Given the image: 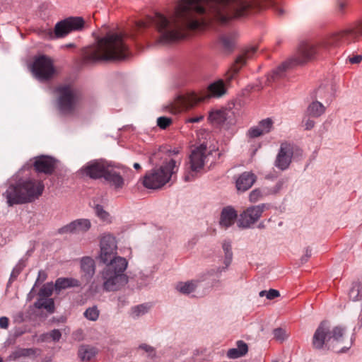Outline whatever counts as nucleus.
Instances as JSON below:
<instances>
[{
  "label": "nucleus",
  "instance_id": "nucleus-1",
  "mask_svg": "<svg viewBox=\"0 0 362 362\" xmlns=\"http://www.w3.org/2000/svg\"><path fill=\"white\" fill-rule=\"evenodd\" d=\"M270 6L273 4L267 0H175L171 10L139 21L136 28L153 25L158 33L155 44L168 45L185 39L188 31L201 28L206 17L226 23Z\"/></svg>",
  "mask_w": 362,
  "mask_h": 362
},
{
  "label": "nucleus",
  "instance_id": "nucleus-2",
  "mask_svg": "<svg viewBox=\"0 0 362 362\" xmlns=\"http://www.w3.org/2000/svg\"><path fill=\"white\" fill-rule=\"evenodd\" d=\"M130 54L126 42V36L121 33L110 32L91 46L83 50L85 62L98 61H116L128 57Z\"/></svg>",
  "mask_w": 362,
  "mask_h": 362
},
{
  "label": "nucleus",
  "instance_id": "nucleus-3",
  "mask_svg": "<svg viewBox=\"0 0 362 362\" xmlns=\"http://www.w3.org/2000/svg\"><path fill=\"white\" fill-rule=\"evenodd\" d=\"M45 185L42 180L28 179L16 185L11 184L3 196L8 206L30 203L37 199L43 193Z\"/></svg>",
  "mask_w": 362,
  "mask_h": 362
},
{
  "label": "nucleus",
  "instance_id": "nucleus-4",
  "mask_svg": "<svg viewBox=\"0 0 362 362\" xmlns=\"http://www.w3.org/2000/svg\"><path fill=\"white\" fill-rule=\"evenodd\" d=\"M158 158L162 160V163L146 173L144 177L143 185L146 188L153 189L161 188L170 180L178 170L177 161L170 156L165 155L163 157L160 153H158L153 155L150 160L153 163Z\"/></svg>",
  "mask_w": 362,
  "mask_h": 362
},
{
  "label": "nucleus",
  "instance_id": "nucleus-5",
  "mask_svg": "<svg viewBox=\"0 0 362 362\" xmlns=\"http://www.w3.org/2000/svg\"><path fill=\"white\" fill-rule=\"evenodd\" d=\"M226 90L223 81L218 80L208 86L209 94H197L192 91L179 95L173 102L166 107V110L169 112L176 115L194 107L199 102L204 100L209 96L220 97L226 93Z\"/></svg>",
  "mask_w": 362,
  "mask_h": 362
},
{
  "label": "nucleus",
  "instance_id": "nucleus-6",
  "mask_svg": "<svg viewBox=\"0 0 362 362\" xmlns=\"http://www.w3.org/2000/svg\"><path fill=\"white\" fill-rule=\"evenodd\" d=\"M127 264L125 258L118 257L106 265L101 272L105 291H119L128 283V276L124 274Z\"/></svg>",
  "mask_w": 362,
  "mask_h": 362
},
{
  "label": "nucleus",
  "instance_id": "nucleus-7",
  "mask_svg": "<svg viewBox=\"0 0 362 362\" xmlns=\"http://www.w3.org/2000/svg\"><path fill=\"white\" fill-rule=\"evenodd\" d=\"M361 36H362V20L349 25L340 31L327 35L320 42L315 44V54L320 50H327L339 46L342 42L357 40Z\"/></svg>",
  "mask_w": 362,
  "mask_h": 362
},
{
  "label": "nucleus",
  "instance_id": "nucleus-8",
  "mask_svg": "<svg viewBox=\"0 0 362 362\" xmlns=\"http://www.w3.org/2000/svg\"><path fill=\"white\" fill-rule=\"evenodd\" d=\"M344 329L341 327H335L329 332L327 323L322 322L313 335V345L315 349H321L325 343L329 346L334 341L341 343L344 339Z\"/></svg>",
  "mask_w": 362,
  "mask_h": 362
},
{
  "label": "nucleus",
  "instance_id": "nucleus-9",
  "mask_svg": "<svg viewBox=\"0 0 362 362\" xmlns=\"http://www.w3.org/2000/svg\"><path fill=\"white\" fill-rule=\"evenodd\" d=\"M59 95L58 105L64 115L74 114L80 106V97L71 86H60L57 88Z\"/></svg>",
  "mask_w": 362,
  "mask_h": 362
},
{
  "label": "nucleus",
  "instance_id": "nucleus-10",
  "mask_svg": "<svg viewBox=\"0 0 362 362\" xmlns=\"http://www.w3.org/2000/svg\"><path fill=\"white\" fill-rule=\"evenodd\" d=\"M30 69L37 79L43 81L51 79L56 73L53 60L45 55L35 57Z\"/></svg>",
  "mask_w": 362,
  "mask_h": 362
},
{
  "label": "nucleus",
  "instance_id": "nucleus-11",
  "mask_svg": "<svg viewBox=\"0 0 362 362\" xmlns=\"http://www.w3.org/2000/svg\"><path fill=\"white\" fill-rule=\"evenodd\" d=\"M85 21L81 17H69L57 22L54 26L56 38L66 37L71 32L80 31L84 27Z\"/></svg>",
  "mask_w": 362,
  "mask_h": 362
},
{
  "label": "nucleus",
  "instance_id": "nucleus-12",
  "mask_svg": "<svg viewBox=\"0 0 362 362\" xmlns=\"http://www.w3.org/2000/svg\"><path fill=\"white\" fill-rule=\"evenodd\" d=\"M256 51V47L252 46L247 47L236 58L234 63L226 74V83L227 84H229L232 80L235 78L241 68L246 64L247 61L253 57Z\"/></svg>",
  "mask_w": 362,
  "mask_h": 362
},
{
  "label": "nucleus",
  "instance_id": "nucleus-13",
  "mask_svg": "<svg viewBox=\"0 0 362 362\" xmlns=\"http://www.w3.org/2000/svg\"><path fill=\"white\" fill-rule=\"evenodd\" d=\"M264 209V204L252 206L246 209L240 215L238 220V226L243 228L250 227L259 220Z\"/></svg>",
  "mask_w": 362,
  "mask_h": 362
},
{
  "label": "nucleus",
  "instance_id": "nucleus-14",
  "mask_svg": "<svg viewBox=\"0 0 362 362\" xmlns=\"http://www.w3.org/2000/svg\"><path fill=\"white\" fill-rule=\"evenodd\" d=\"M210 155L204 144L194 149L190 155V168L192 172H199L204 165L206 159Z\"/></svg>",
  "mask_w": 362,
  "mask_h": 362
},
{
  "label": "nucleus",
  "instance_id": "nucleus-15",
  "mask_svg": "<svg viewBox=\"0 0 362 362\" xmlns=\"http://www.w3.org/2000/svg\"><path fill=\"white\" fill-rule=\"evenodd\" d=\"M91 227L89 219H76L69 224L60 228L58 230L59 234L65 233H83L87 232Z\"/></svg>",
  "mask_w": 362,
  "mask_h": 362
},
{
  "label": "nucleus",
  "instance_id": "nucleus-16",
  "mask_svg": "<svg viewBox=\"0 0 362 362\" xmlns=\"http://www.w3.org/2000/svg\"><path fill=\"white\" fill-rule=\"evenodd\" d=\"M292 156L293 148L291 145L288 143L281 144L275 160V165L281 170H286L291 163Z\"/></svg>",
  "mask_w": 362,
  "mask_h": 362
},
{
  "label": "nucleus",
  "instance_id": "nucleus-17",
  "mask_svg": "<svg viewBox=\"0 0 362 362\" xmlns=\"http://www.w3.org/2000/svg\"><path fill=\"white\" fill-rule=\"evenodd\" d=\"M33 165L36 172L48 175L52 174L55 168L54 160L45 156L37 157Z\"/></svg>",
  "mask_w": 362,
  "mask_h": 362
},
{
  "label": "nucleus",
  "instance_id": "nucleus-18",
  "mask_svg": "<svg viewBox=\"0 0 362 362\" xmlns=\"http://www.w3.org/2000/svg\"><path fill=\"white\" fill-rule=\"evenodd\" d=\"M107 167L100 162H93L86 165L83 169L85 175L93 179L104 177Z\"/></svg>",
  "mask_w": 362,
  "mask_h": 362
},
{
  "label": "nucleus",
  "instance_id": "nucleus-19",
  "mask_svg": "<svg viewBox=\"0 0 362 362\" xmlns=\"http://www.w3.org/2000/svg\"><path fill=\"white\" fill-rule=\"evenodd\" d=\"M284 184V180H279L274 189H269L268 187L255 189L250 192L249 199L251 202H257L264 197L277 193L281 189Z\"/></svg>",
  "mask_w": 362,
  "mask_h": 362
},
{
  "label": "nucleus",
  "instance_id": "nucleus-20",
  "mask_svg": "<svg viewBox=\"0 0 362 362\" xmlns=\"http://www.w3.org/2000/svg\"><path fill=\"white\" fill-rule=\"evenodd\" d=\"M256 176L249 172L242 173L236 180V187L238 191L245 192L249 189L255 183Z\"/></svg>",
  "mask_w": 362,
  "mask_h": 362
},
{
  "label": "nucleus",
  "instance_id": "nucleus-21",
  "mask_svg": "<svg viewBox=\"0 0 362 362\" xmlns=\"http://www.w3.org/2000/svg\"><path fill=\"white\" fill-rule=\"evenodd\" d=\"M104 179L115 189H122L124 185L123 177L114 169L107 168Z\"/></svg>",
  "mask_w": 362,
  "mask_h": 362
},
{
  "label": "nucleus",
  "instance_id": "nucleus-22",
  "mask_svg": "<svg viewBox=\"0 0 362 362\" xmlns=\"http://www.w3.org/2000/svg\"><path fill=\"white\" fill-rule=\"evenodd\" d=\"M237 37L238 33L235 31H230L221 34L219 37L218 42L223 49L230 52L235 47Z\"/></svg>",
  "mask_w": 362,
  "mask_h": 362
},
{
  "label": "nucleus",
  "instance_id": "nucleus-23",
  "mask_svg": "<svg viewBox=\"0 0 362 362\" xmlns=\"http://www.w3.org/2000/svg\"><path fill=\"white\" fill-rule=\"evenodd\" d=\"M236 219L237 213L235 210L228 206L222 210L219 223L221 227L227 228L232 226Z\"/></svg>",
  "mask_w": 362,
  "mask_h": 362
},
{
  "label": "nucleus",
  "instance_id": "nucleus-24",
  "mask_svg": "<svg viewBox=\"0 0 362 362\" xmlns=\"http://www.w3.org/2000/svg\"><path fill=\"white\" fill-rule=\"evenodd\" d=\"M81 268L83 272L82 277L86 281H89L95 274L94 260L89 257H83L81 261Z\"/></svg>",
  "mask_w": 362,
  "mask_h": 362
},
{
  "label": "nucleus",
  "instance_id": "nucleus-25",
  "mask_svg": "<svg viewBox=\"0 0 362 362\" xmlns=\"http://www.w3.org/2000/svg\"><path fill=\"white\" fill-rule=\"evenodd\" d=\"M97 354V349L89 345H81L78 351V357L82 362H92Z\"/></svg>",
  "mask_w": 362,
  "mask_h": 362
},
{
  "label": "nucleus",
  "instance_id": "nucleus-26",
  "mask_svg": "<svg viewBox=\"0 0 362 362\" xmlns=\"http://www.w3.org/2000/svg\"><path fill=\"white\" fill-rule=\"evenodd\" d=\"M81 286L80 281L74 278H59L56 280L54 288L59 293L60 291L69 288L79 287Z\"/></svg>",
  "mask_w": 362,
  "mask_h": 362
},
{
  "label": "nucleus",
  "instance_id": "nucleus-27",
  "mask_svg": "<svg viewBox=\"0 0 362 362\" xmlns=\"http://www.w3.org/2000/svg\"><path fill=\"white\" fill-rule=\"evenodd\" d=\"M237 347L230 349L227 352V356L229 358H238L244 356L248 351L247 344L242 341L239 340L236 342Z\"/></svg>",
  "mask_w": 362,
  "mask_h": 362
},
{
  "label": "nucleus",
  "instance_id": "nucleus-28",
  "mask_svg": "<svg viewBox=\"0 0 362 362\" xmlns=\"http://www.w3.org/2000/svg\"><path fill=\"white\" fill-rule=\"evenodd\" d=\"M36 349L17 348L9 356L10 360H17L21 358L31 356L36 354Z\"/></svg>",
  "mask_w": 362,
  "mask_h": 362
},
{
  "label": "nucleus",
  "instance_id": "nucleus-29",
  "mask_svg": "<svg viewBox=\"0 0 362 362\" xmlns=\"http://www.w3.org/2000/svg\"><path fill=\"white\" fill-rule=\"evenodd\" d=\"M226 119V115L223 110H214L209 113V120L213 125H220Z\"/></svg>",
  "mask_w": 362,
  "mask_h": 362
},
{
  "label": "nucleus",
  "instance_id": "nucleus-30",
  "mask_svg": "<svg viewBox=\"0 0 362 362\" xmlns=\"http://www.w3.org/2000/svg\"><path fill=\"white\" fill-rule=\"evenodd\" d=\"M197 287V282L194 281L179 282L177 284L175 288L177 291L182 294H189L193 292Z\"/></svg>",
  "mask_w": 362,
  "mask_h": 362
},
{
  "label": "nucleus",
  "instance_id": "nucleus-31",
  "mask_svg": "<svg viewBox=\"0 0 362 362\" xmlns=\"http://www.w3.org/2000/svg\"><path fill=\"white\" fill-rule=\"evenodd\" d=\"M103 247L116 251L117 247L115 238L110 234L103 235L100 240V248Z\"/></svg>",
  "mask_w": 362,
  "mask_h": 362
},
{
  "label": "nucleus",
  "instance_id": "nucleus-32",
  "mask_svg": "<svg viewBox=\"0 0 362 362\" xmlns=\"http://www.w3.org/2000/svg\"><path fill=\"white\" fill-rule=\"evenodd\" d=\"M35 305L37 308H44L49 313H53L54 310V303L52 298H40L35 302Z\"/></svg>",
  "mask_w": 362,
  "mask_h": 362
},
{
  "label": "nucleus",
  "instance_id": "nucleus-33",
  "mask_svg": "<svg viewBox=\"0 0 362 362\" xmlns=\"http://www.w3.org/2000/svg\"><path fill=\"white\" fill-rule=\"evenodd\" d=\"M325 107L318 101L312 103L308 107V113L312 117H320L325 112Z\"/></svg>",
  "mask_w": 362,
  "mask_h": 362
},
{
  "label": "nucleus",
  "instance_id": "nucleus-34",
  "mask_svg": "<svg viewBox=\"0 0 362 362\" xmlns=\"http://www.w3.org/2000/svg\"><path fill=\"white\" fill-rule=\"evenodd\" d=\"M115 254L116 251L110 250L108 248L103 247L100 248V258L101 261L107 265V264L111 263L112 261H113L115 258L119 257L115 256Z\"/></svg>",
  "mask_w": 362,
  "mask_h": 362
},
{
  "label": "nucleus",
  "instance_id": "nucleus-35",
  "mask_svg": "<svg viewBox=\"0 0 362 362\" xmlns=\"http://www.w3.org/2000/svg\"><path fill=\"white\" fill-rule=\"evenodd\" d=\"M349 296L351 300L355 301L362 298V285L361 283L355 284L350 289Z\"/></svg>",
  "mask_w": 362,
  "mask_h": 362
},
{
  "label": "nucleus",
  "instance_id": "nucleus-36",
  "mask_svg": "<svg viewBox=\"0 0 362 362\" xmlns=\"http://www.w3.org/2000/svg\"><path fill=\"white\" fill-rule=\"evenodd\" d=\"M222 247L225 253L224 263L226 266L228 267L230 264L233 258L230 242L226 240L224 241L223 243Z\"/></svg>",
  "mask_w": 362,
  "mask_h": 362
},
{
  "label": "nucleus",
  "instance_id": "nucleus-37",
  "mask_svg": "<svg viewBox=\"0 0 362 362\" xmlns=\"http://www.w3.org/2000/svg\"><path fill=\"white\" fill-rule=\"evenodd\" d=\"M262 132L264 134L269 133L273 127V121L270 118H267L260 121L258 124Z\"/></svg>",
  "mask_w": 362,
  "mask_h": 362
},
{
  "label": "nucleus",
  "instance_id": "nucleus-38",
  "mask_svg": "<svg viewBox=\"0 0 362 362\" xmlns=\"http://www.w3.org/2000/svg\"><path fill=\"white\" fill-rule=\"evenodd\" d=\"M61 337L62 334L59 329H53L49 333L42 335L41 339L42 341H48V339L51 338L53 341H57L59 340Z\"/></svg>",
  "mask_w": 362,
  "mask_h": 362
},
{
  "label": "nucleus",
  "instance_id": "nucleus-39",
  "mask_svg": "<svg viewBox=\"0 0 362 362\" xmlns=\"http://www.w3.org/2000/svg\"><path fill=\"white\" fill-rule=\"evenodd\" d=\"M84 316L88 320L95 321L99 317V310L95 306L89 308L85 311Z\"/></svg>",
  "mask_w": 362,
  "mask_h": 362
},
{
  "label": "nucleus",
  "instance_id": "nucleus-40",
  "mask_svg": "<svg viewBox=\"0 0 362 362\" xmlns=\"http://www.w3.org/2000/svg\"><path fill=\"white\" fill-rule=\"evenodd\" d=\"M95 210L97 216L99 217L102 221L106 222L110 221V214L105 211L101 206L97 205Z\"/></svg>",
  "mask_w": 362,
  "mask_h": 362
},
{
  "label": "nucleus",
  "instance_id": "nucleus-41",
  "mask_svg": "<svg viewBox=\"0 0 362 362\" xmlns=\"http://www.w3.org/2000/svg\"><path fill=\"white\" fill-rule=\"evenodd\" d=\"M54 286L52 284H47L43 286V287L40 291V296L41 298H48L49 297L54 290Z\"/></svg>",
  "mask_w": 362,
  "mask_h": 362
},
{
  "label": "nucleus",
  "instance_id": "nucleus-42",
  "mask_svg": "<svg viewBox=\"0 0 362 362\" xmlns=\"http://www.w3.org/2000/svg\"><path fill=\"white\" fill-rule=\"evenodd\" d=\"M148 308L149 307L144 304L135 306L132 310V315L134 317H139L141 315L145 314L148 311Z\"/></svg>",
  "mask_w": 362,
  "mask_h": 362
},
{
  "label": "nucleus",
  "instance_id": "nucleus-43",
  "mask_svg": "<svg viewBox=\"0 0 362 362\" xmlns=\"http://www.w3.org/2000/svg\"><path fill=\"white\" fill-rule=\"evenodd\" d=\"M172 122V119L167 117H160L157 119V125L162 129H165Z\"/></svg>",
  "mask_w": 362,
  "mask_h": 362
},
{
  "label": "nucleus",
  "instance_id": "nucleus-44",
  "mask_svg": "<svg viewBox=\"0 0 362 362\" xmlns=\"http://www.w3.org/2000/svg\"><path fill=\"white\" fill-rule=\"evenodd\" d=\"M274 338L279 341H284L288 337V334L285 329L282 328H276L273 332Z\"/></svg>",
  "mask_w": 362,
  "mask_h": 362
},
{
  "label": "nucleus",
  "instance_id": "nucleus-45",
  "mask_svg": "<svg viewBox=\"0 0 362 362\" xmlns=\"http://www.w3.org/2000/svg\"><path fill=\"white\" fill-rule=\"evenodd\" d=\"M260 296H266L267 299L272 300L279 296V292L275 289H270L269 291H262L259 293Z\"/></svg>",
  "mask_w": 362,
  "mask_h": 362
},
{
  "label": "nucleus",
  "instance_id": "nucleus-46",
  "mask_svg": "<svg viewBox=\"0 0 362 362\" xmlns=\"http://www.w3.org/2000/svg\"><path fill=\"white\" fill-rule=\"evenodd\" d=\"M263 132L260 129L259 127L257 125L256 127H252L248 131V136L250 138H256L263 135Z\"/></svg>",
  "mask_w": 362,
  "mask_h": 362
},
{
  "label": "nucleus",
  "instance_id": "nucleus-47",
  "mask_svg": "<svg viewBox=\"0 0 362 362\" xmlns=\"http://www.w3.org/2000/svg\"><path fill=\"white\" fill-rule=\"evenodd\" d=\"M346 3L345 1H339L337 4V11L339 14H342L346 7Z\"/></svg>",
  "mask_w": 362,
  "mask_h": 362
},
{
  "label": "nucleus",
  "instance_id": "nucleus-48",
  "mask_svg": "<svg viewBox=\"0 0 362 362\" xmlns=\"http://www.w3.org/2000/svg\"><path fill=\"white\" fill-rule=\"evenodd\" d=\"M9 324V320L6 317H0V327L2 329H7Z\"/></svg>",
  "mask_w": 362,
  "mask_h": 362
},
{
  "label": "nucleus",
  "instance_id": "nucleus-49",
  "mask_svg": "<svg viewBox=\"0 0 362 362\" xmlns=\"http://www.w3.org/2000/svg\"><path fill=\"white\" fill-rule=\"evenodd\" d=\"M203 119H204V116H202V115L197 116V117H192L188 118L186 120V122L197 123V122H201Z\"/></svg>",
  "mask_w": 362,
  "mask_h": 362
},
{
  "label": "nucleus",
  "instance_id": "nucleus-50",
  "mask_svg": "<svg viewBox=\"0 0 362 362\" xmlns=\"http://www.w3.org/2000/svg\"><path fill=\"white\" fill-rule=\"evenodd\" d=\"M361 60L362 57L361 55H356L349 58V61L351 64H358Z\"/></svg>",
  "mask_w": 362,
  "mask_h": 362
},
{
  "label": "nucleus",
  "instance_id": "nucleus-51",
  "mask_svg": "<svg viewBox=\"0 0 362 362\" xmlns=\"http://www.w3.org/2000/svg\"><path fill=\"white\" fill-rule=\"evenodd\" d=\"M311 257V250L310 248H307L305 252V255L302 257L301 261L302 262H305L308 259Z\"/></svg>",
  "mask_w": 362,
  "mask_h": 362
},
{
  "label": "nucleus",
  "instance_id": "nucleus-52",
  "mask_svg": "<svg viewBox=\"0 0 362 362\" xmlns=\"http://www.w3.org/2000/svg\"><path fill=\"white\" fill-rule=\"evenodd\" d=\"M314 125H315L314 121L310 119H308L305 122V129H307V130L311 129L314 127Z\"/></svg>",
  "mask_w": 362,
  "mask_h": 362
},
{
  "label": "nucleus",
  "instance_id": "nucleus-53",
  "mask_svg": "<svg viewBox=\"0 0 362 362\" xmlns=\"http://www.w3.org/2000/svg\"><path fill=\"white\" fill-rule=\"evenodd\" d=\"M139 348L148 353L153 352V349L146 344H142L139 346Z\"/></svg>",
  "mask_w": 362,
  "mask_h": 362
},
{
  "label": "nucleus",
  "instance_id": "nucleus-54",
  "mask_svg": "<svg viewBox=\"0 0 362 362\" xmlns=\"http://www.w3.org/2000/svg\"><path fill=\"white\" fill-rule=\"evenodd\" d=\"M184 179L185 181H191L194 179V175L192 174L188 173L185 175Z\"/></svg>",
  "mask_w": 362,
  "mask_h": 362
},
{
  "label": "nucleus",
  "instance_id": "nucleus-55",
  "mask_svg": "<svg viewBox=\"0 0 362 362\" xmlns=\"http://www.w3.org/2000/svg\"><path fill=\"white\" fill-rule=\"evenodd\" d=\"M275 10L276 12H278L279 14H282L284 13L283 10L279 8L278 6H274Z\"/></svg>",
  "mask_w": 362,
  "mask_h": 362
},
{
  "label": "nucleus",
  "instance_id": "nucleus-56",
  "mask_svg": "<svg viewBox=\"0 0 362 362\" xmlns=\"http://www.w3.org/2000/svg\"><path fill=\"white\" fill-rule=\"evenodd\" d=\"M39 278H42V280H45V278H46V275H45V272H44L40 271V272H39Z\"/></svg>",
  "mask_w": 362,
  "mask_h": 362
},
{
  "label": "nucleus",
  "instance_id": "nucleus-57",
  "mask_svg": "<svg viewBox=\"0 0 362 362\" xmlns=\"http://www.w3.org/2000/svg\"><path fill=\"white\" fill-rule=\"evenodd\" d=\"M64 47L65 48H73L75 47V45L74 43H69L64 45Z\"/></svg>",
  "mask_w": 362,
  "mask_h": 362
},
{
  "label": "nucleus",
  "instance_id": "nucleus-58",
  "mask_svg": "<svg viewBox=\"0 0 362 362\" xmlns=\"http://www.w3.org/2000/svg\"><path fill=\"white\" fill-rule=\"evenodd\" d=\"M134 168L136 170H141V165H140L138 163H135L134 164Z\"/></svg>",
  "mask_w": 362,
  "mask_h": 362
},
{
  "label": "nucleus",
  "instance_id": "nucleus-59",
  "mask_svg": "<svg viewBox=\"0 0 362 362\" xmlns=\"http://www.w3.org/2000/svg\"><path fill=\"white\" fill-rule=\"evenodd\" d=\"M15 272H16L17 274H18L20 272V270H17V269H14L13 270V274H14Z\"/></svg>",
  "mask_w": 362,
  "mask_h": 362
},
{
  "label": "nucleus",
  "instance_id": "nucleus-60",
  "mask_svg": "<svg viewBox=\"0 0 362 362\" xmlns=\"http://www.w3.org/2000/svg\"><path fill=\"white\" fill-rule=\"evenodd\" d=\"M0 362H3V361H2V358H0Z\"/></svg>",
  "mask_w": 362,
  "mask_h": 362
},
{
  "label": "nucleus",
  "instance_id": "nucleus-61",
  "mask_svg": "<svg viewBox=\"0 0 362 362\" xmlns=\"http://www.w3.org/2000/svg\"><path fill=\"white\" fill-rule=\"evenodd\" d=\"M273 362H279V361H273Z\"/></svg>",
  "mask_w": 362,
  "mask_h": 362
}]
</instances>
